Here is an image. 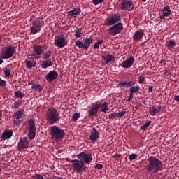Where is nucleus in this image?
Returning <instances> with one entry per match:
<instances>
[{
  "mask_svg": "<svg viewBox=\"0 0 179 179\" xmlns=\"http://www.w3.org/2000/svg\"><path fill=\"white\" fill-rule=\"evenodd\" d=\"M148 164L145 166L148 174L151 176L163 170V162L157 157L151 156L148 158Z\"/></svg>",
  "mask_w": 179,
  "mask_h": 179,
  "instance_id": "nucleus-1",
  "label": "nucleus"
},
{
  "mask_svg": "<svg viewBox=\"0 0 179 179\" xmlns=\"http://www.w3.org/2000/svg\"><path fill=\"white\" fill-rule=\"evenodd\" d=\"M61 120L59 116V112L57 111V109L54 108H50L46 112V121L49 122L50 125L57 124L58 121Z\"/></svg>",
  "mask_w": 179,
  "mask_h": 179,
  "instance_id": "nucleus-2",
  "label": "nucleus"
},
{
  "mask_svg": "<svg viewBox=\"0 0 179 179\" xmlns=\"http://www.w3.org/2000/svg\"><path fill=\"white\" fill-rule=\"evenodd\" d=\"M50 135L52 139L61 141L65 138V131L57 126H52L50 127Z\"/></svg>",
  "mask_w": 179,
  "mask_h": 179,
  "instance_id": "nucleus-3",
  "label": "nucleus"
},
{
  "mask_svg": "<svg viewBox=\"0 0 179 179\" xmlns=\"http://www.w3.org/2000/svg\"><path fill=\"white\" fill-rule=\"evenodd\" d=\"M16 53V48L15 46L9 45L7 47L3 48V50L0 52L3 59H10Z\"/></svg>",
  "mask_w": 179,
  "mask_h": 179,
  "instance_id": "nucleus-4",
  "label": "nucleus"
},
{
  "mask_svg": "<svg viewBox=\"0 0 179 179\" xmlns=\"http://www.w3.org/2000/svg\"><path fill=\"white\" fill-rule=\"evenodd\" d=\"M70 163H72V167L73 171L76 173H83L86 169V165L85 162L80 161L79 159H72L69 161Z\"/></svg>",
  "mask_w": 179,
  "mask_h": 179,
  "instance_id": "nucleus-5",
  "label": "nucleus"
},
{
  "mask_svg": "<svg viewBox=\"0 0 179 179\" xmlns=\"http://www.w3.org/2000/svg\"><path fill=\"white\" fill-rule=\"evenodd\" d=\"M43 24H44V20L41 17L36 18V20L32 23L31 33H32V34H37V33H40L41 27H43Z\"/></svg>",
  "mask_w": 179,
  "mask_h": 179,
  "instance_id": "nucleus-6",
  "label": "nucleus"
},
{
  "mask_svg": "<svg viewBox=\"0 0 179 179\" xmlns=\"http://www.w3.org/2000/svg\"><path fill=\"white\" fill-rule=\"evenodd\" d=\"M122 30H124V24L122 22H118L109 28L108 33L110 36H117Z\"/></svg>",
  "mask_w": 179,
  "mask_h": 179,
  "instance_id": "nucleus-7",
  "label": "nucleus"
},
{
  "mask_svg": "<svg viewBox=\"0 0 179 179\" xmlns=\"http://www.w3.org/2000/svg\"><path fill=\"white\" fill-rule=\"evenodd\" d=\"M77 157L80 162H83L85 164H90L93 160L92 155L90 153L80 152L77 155Z\"/></svg>",
  "mask_w": 179,
  "mask_h": 179,
  "instance_id": "nucleus-8",
  "label": "nucleus"
},
{
  "mask_svg": "<svg viewBox=\"0 0 179 179\" xmlns=\"http://www.w3.org/2000/svg\"><path fill=\"white\" fill-rule=\"evenodd\" d=\"M121 20V15L120 14H113L110 15L105 22L106 26H113L116 23H118Z\"/></svg>",
  "mask_w": 179,
  "mask_h": 179,
  "instance_id": "nucleus-9",
  "label": "nucleus"
},
{
  "mask_svg": "<svg viewBox=\"0 0 179 179\" xmlns=\"http://www.w3.org/2000/svg\"><path fill=\"white\" fill-rule=\"evenodd\" d=\"M134 8H135V3L131 0H124L120 6L121 10H127L128 12L133 10Z\"/></svg>",
  "mask_w": 179,
  "mask_h": 179,
  "instance_id": "nucleus-10",
  "label": "nucleus"
},
{
  "mask_svg": "<svg viewBox=\"0 0 179 179\" xmlns=\"http://www.w3.org/2000/svg\"><path fill=\"white\" fill-rule=\"evenodd\" d=\"M93 43V38L90 37L87 38L84 43H82L80 41H77L76 43V45L78 47V48H84V50H87V48H90V44Z\"/></svg>",
  "mask_w": 179,
  "mask_h": 179,
  "instance_id": "nucleus-11",
  "label": "nucleus"
},
{
  "mask_svg": "<svg viewBox=\"0 0 179 179\" xmlns=\"http://www.w3.org/2000/svg\"><path fill=\"white\" fill-rule=\"evenodd\" d=\"M43 51H44V50H43V46L36 45L34 47V53L28 55V57H34V59H38L41 58Z\"/></svg>",
  "mask_w": 179,
  "mask_h": 179,
  "instance_id": "nucleus-12",
  "label": "nucleus"
},
{
  "mask_svg": "<svg viewBox=\"0 0 179 179\" xmlns=\"http://www.w3.org/2000/svg\"><path fill=\"white\" fill-rule=\"evenodd\" d=\"M67 44L68 42L64 35H59L55 39V47H58V48H64Z\"/></svg>",
  "mask_w": 179,
  "mask_h": 179,
  "instance_id": "nucleus-13",
  "label": "nucleus"
},
{
  "mask_svg": "<svg viewBox=\"0 0 179 179\" xmlns=\"http://www.w3.org/2000/svg\"><path fill=\"white\" fill-rule=\"evenodd\" d=\"M100 138V133L96 127H93L90 131V139L92 143H96V141Z\"/></svg>",
  "mask_w": 179,
  "mask_h": 179,
  "instance_id": "nucleus-14",
  "label": "nucleus"
},
{
  "mask_svg": "<svg viewBox=\"0 0 179 179\" xmlns=\"http://www.w3.org/2000/svg\"><path fill=\"white\" fill-rule=\"evenodd\" d=\"M100 107H101V105H99V103H92V107L88 110L89 117H96Z\"/></svg>",
  "mask_w": 179,
  "mask_h": 179,
  "instance_id": "nucleus-15",
  "label": "nucleus"
},
{
  "mask_svg": "<svg viewBox=\"0 0 179 179\" xmlns=\"http://www.w3.org/2000/svg\"><path fill=\"white\" fill-rule=\"evenodd\" d=\"M144 34H145V31H143V29H139L136 31L133 35L134 41H136V43H139L141 38H143Z\"/></svg>",
  "mask_w": 179,
  "mask_h": 179,
  "instance_id": "nucleus-16",
  "label": "nucleus"
},
{
  "mask_svg": "<svg viewBox=\"0 0 179 179\" xmlns=\"http://www.w3.org/2000/svg\"><path fill=\"white\" fill-rule=\"evenodd\" d=\"M134 61H135V59L134 58V57L131 56L129 57L127 59L123 61L121 64V66L122 68H125V69L131 68V66L134 65Z\"/></svg>",
  "mask_w": 179,
  "mask_h": 179,
  "instance_id": "nucleus-17",
  "label": "nucleus"
},
{
  "mask_svg": "<svg viewBox=\"0 0 179 179\" xmlns=\"http://www.w3.org/2000/svg\"><path fill=\"white\" fill-rule=\"evenodd\" d=\"M80 12L82 10L79 7L74 8L72 10L69 11L67 13L68 17H70V19H72L73 17H78L80 15Z\"/></svg>",
  "mask_w": 179,
  "mask_h": 179,
  "instance_id": "nucleus-18",
  "label": "nucleus"
},
{
  "mask_svg": "<svg viewBox=\"0 0 179 179\" xmlns=\"http://www.w3.org/2000/svg\"><path fill=\"white\" fill-rule=\"evenodd\" d=\"M150 115H156L159 114L162 110H164L163 106L154 105L152 108H149Z\"/></svg>",
  "mask_w": 179,
  "mask_h": 179,
  "instance_id": "nucleus-19",
  "label": "nucleus"
},
{
  "mask_svg": "<svg viewBox=\"0 0 179 179\" xmlns=\"http://www.w3.org/2000/svg\"><path fill=\"white\" fill-rule=\"evenodd\" d=\"M28 145H29V141H27V139L26 138V137L21 138L20 140V142L18 143V147H17L19 152H22L23 149H26Z\"/></svg>",
  "mask_w": 179,
  "mask_h": 179,
  "instance_id": "nucleus-20",
  "label": "nucleus"
},
{
  "mask_svg": "<svg viewBox=\"0 0 179 179\" xmlns=\"http://www.w3.org/2000/svg\"><path fill=\"white\" fill-rule=\"evenodd\" d=\"M45 78L48 82H53V80H55V79L58 78V73L55 71H51L48 73Z\"/></svg>",
  "mask_w": 179,
  "mask_h": 179,
  "instance_id": "nucleus-21",
  "label": "nucleus"
},
{
  "mask_svg": "<svg viewBox=\"0 0 179 179\" xmlns=\"http://www.w3.org/2000/svg\"><path fill=\"white\" fill-rule=\"evenodd\" d=\"M13 135V131L8 130L3 132L1 136V141H6V139H10Z\"/></svg>",
  "mask_w": 179,
  "mask_h": 179,
  "instance_id": "nucleus-22",
  "label": "nucleus"
},
{
  "mask_svg": "<svg viewBox=\"0 0 179 179\" xmlns=\"http://www.w3.org/2000/svg\"><path fill=\"white\" fill-rule=\"evenodd\" d=\"M162 12L163 15L159 16V19H164V17H166L167 16H170L171 13V10H170V7L165 6L164 9L162 10Z\"/></svg>",
  "mask_w": 179,
  "mask_h": 179,
  "instance_id": "nucleus-23",
  "label": "nucleus"
},
{
  "mask_svg": "<svg viewBox=\"0 0 179 179\" xmlns=\"http://www.w3.org/2000/svg\"><path fill=\"white\" fill-rule=\"evenodd\" d=\"M134 85V81L123 82L117 84V87H132Z\"/></svg>",
  "mask_w": 179,
  "mask_h": 179,
  "instance_id": "nucleus-24",
  "label": "nucleus"
},
{
  "mask_svg": "<svg viewBox=\"0 0 179 179\" xmlns=\"http://www.w3.org/2000/svg\"><path fill=\"white\" fill-rule=\"evenodd\" d=\"M102 59L105 61L106 64H108V62H114L115 57L113 55H105L102 56Z\"/></svg>",
  "mask_w": 179,
  "mask_h": 179,
  "instance_id": "nucleus-25",
  "label": "nucleus"
},
{
  "mask_svg": "<svg viewBox=\"0 0 179 179\" xmlns=\"http://www.w3.org/2000/svg\"><path fill=\"white\" fill-rule=\"evenodd\" d=\"M23 114H24V112H23V110H18L13 115V118H14V120H22Z\"/></svg>",
  "mask_w": 179,
  "mask_h": 179,
  "instance_id": "nucleus-26",
  "label": "nucleus"
},
{
  "mask_svg": "<svg viewBox=\"0 0 179 179\" xmlns=\"http://www.w3.org/2000/svg\"><path fill=\"white\" fill-rule=\"evenodd\" d=\"M29 131H36V124H34V120L30 119L28 123Z\"/></svg>",
  "mask_w": 179,
  "mask_h": 179,
  "instance_id": "nucleus-27",
  "label": "nucleus"
},
{
  "mask_svg": "<svg viewBox=\"0 0 179 179\" xmlns=\"http://www.w3.org/2000/svg\"><path fill=\"white\" fill-rule=\"evenodd\" d=\"M41 66L44 69L48 68V66H52V62L48 59L42 62Z\"/></svg>",
  "mask_w": 179,
  "mask_h": 179,
  "instance_id": "nucleus-28",
  "label": "nucleus"
},
{
  "mask_svg": "<svg viewBox=\"0 0 179 179\" xmlns=\"http://www.w3.org/2000/svg\"><path fill=\"white\" fill-rule=\"evenodd\" d=\"M99 106H101L100 108L102 111V113H107L108 111V103L104 102L103 104L98 103Z\"/></svg>",
  "mask_w": 179,
  "mask_h": 179,
  "instance_id": "nucleus-29",
  "label": "nucleus"
},
{
  "mask_svg": "<svg viewBox=\"0 0 179 179\" xmlns=\"http://www.w3.org/2000/svg\"><path fill=\"white\" fill-rule=\"evenodd\" d=\"M31 89H33L34 90H37L38 93H41V92H43V86L38 84L32 85Z\"/></svg>",
  "mask_w": 179,
  "mask_h": 179,
  "instance_id": "nucleus-30",
  "label": "nucleus"
},
{
  "mask_svg": "<svg viewBox=\"0 0 179 179\" xmlns=\"http://www.w3.org/2000/svg\"><path fill=\"white\" fill-rule=\"evenodd\" d=\"M166 47L169 50H171L174 47H176V42L173 40H171L166 43Z\"/></svg>",
  "mask_w": 179,
  "mask_h": 179,
  "instance_id": "nucleus-31",
  "label": "nucleus"
},
{
  "mask_svg": "<svg viewBox=\"0 0 179 179\" xmlns=\"http://www.w3.org/2000/svg\"><path fill=\"white\" fill-rule=\"evenodd\" d=\"M25 62L29 69H31V68H34L37 65L36 62H31L30 60H26Z\"/></svg>",
  "mask_w": 179,
  "mask_h": 179,
  "instance_id": "nucleus-32",
  "label": "nucleus"
},
{
  "mask_svg": "<svg viewBox=\"0 0 179 179\" xmlns=\"http://www.w3.org/2000/svg\"><path fill=\"white\" fill-rule=\"evenodd\" d=\"M75 31H76L75 37L76 38H79L82 37L83 33H82V29L81 28L76 29Z\"/></svg>",
  "mask_w": 179,
  "mask_h": 179,
  "instance_id": "nucleus-33",
  "label": "nucleus"
},
{
  "mask_svg": "<svg viewBox=\"0 0 179 179\" xmlns=\"http://www.w3.org/2000/svg\"><path fill=\"white\" fill-rule=\"evenodd\" d=\"M139 86H134L130 88L129 92L131 94H134V93H138V92H139Z\"/></svg>",
  "mask_w": 179,
  "mask_h": 179,
  "instance_id": "nucleus-34",
  "label": "nucleus"
},
{
  "mask_svg": "<svg viewBox=\"0 0 179 179\" xmlns=\"http://www.w3.org/2000/svg\"><path fill=\"white\" fill-rule=\"evenodd\" d=\"M51 54H52V51L48 50L46 52L43 54V59H48L50 57H51Z\"/></svg>",
  "mask_w": 179,
  "mask_h": 179,
  "instance_id": "nucleus-35",
  "label": "nucleus"
},
{
  "mask_svg": "<svg viewBox=\"0 0 179 179\" xmlns=\"http://www.w3.org/2000/svg\"><path fill=\"white\" fill-rule=\"evenodd\" d=\"M15 96L22 99V97H24V93L22 92V91H16L15 92Z\"/></svg>",
  "mask_w": 179,
  "mask_h": 179,
  "instance_id": "nucleus-36",
  "label": "nucleus"
},
{
  "mask_svg": "<svg viewBox=\"0 0 179 179\" xmlns=\"http://www.w3.org/2000/svg\"><path fill=\"white\" fill-rule=\"evenodd\" d=\"M22 104V102L20 101H15L13 105H12V108L14 110H17L19 108V106Z\"/></svg>",
  "mask_w": 179,
  "mask_h": 179,
  "instance_id": "nucleus-37",
  "label": "nucleus"
},
{
  "mask_svg": "<svg viewBox=\"0 0 179 179\" xmlns=\"http://www.w3.org/2000/svg\"><path fill=\"white\" fill-rule=\"evenodd\" d=\"M152 124L151 121H148L147 123H145L143 126H141L140 129H141L143 131H146L148 129V127Z\"/></svg>",
  "mask_w": 179,
  "mask_h": 179,
  "instance_id": "nucleus-38",
  "label": "nucleus"
},
{
  "mask_svg": "<svg viewBox=\"0 0 179 179\" xmlns=\"http://www.w3.org/2000/svg\"><path fill=\"white\" fill-rule=\"evenodd\" d=\"M80 118V113H76L72 116V120L76 122L77 120H79Z\"/></svg>",
  "mask_w": 179,
  "mask_h": 179,
  "instance_id": "nucleus-39",
  "label": "nucleus"
},
{
  "mask_svg": "<svg viewBox=\"0 0 179 179\" xmlns=\"http://www.w3.org/2000/svg\"><path fill=\"white\" fill-rule=\"evenodd\" d=\"M103 42V40H100V41H98L97 43H96L94 45V50H97L98 48H100V45H101V43Z\"/></svg>",
  "mask_w": 179,
  "mask_h": 179,
  "instance_id": "nucleus-40",
  "label": "nucleus"
},
{
  "mask_svg": "<svg viewBox=\"0 0 179 179\" xmlns=\"http://www.w3.org/2000/svg\"><path fill=\"white\" fill-rule=\"evenodd\" d=\"M28 136H29V139H33L34 138H36V131L29 130Z\"/></svg>",
  "mask_w": 179,
  "mask_h": 179,
  "instance_id": "nucleus-41",
  "label": "nucleus"
},
{
  "mask_svg": "<svg viewBox=\"0 0 179 179\" xmlns=\"http://www.w3.org/2000/svg\"><path fill=\"white\" fill-rule=\"evenodd\" d=\"M3 73L5 75V76H6V78H10L12 76V74L10 73V70L6 69L3 71Z\"/></svg>",
  "mask_w": 179,
  "mask_h": 179,
  "instance_id": "nucleus-42",
  "label": "nucleus"
},
{
  "mask_svg": "<svg viewBox=\"0 0 179 179\" xmlns=\"http://www.w3.org/2000/svg\"><path fill=\"white\" fill-rule=\"evenodd\" d=\"M30 179H44V176L43 175L36 174L32 176Z\"/></svg>",
  "mask_w": 179,
  "mask_h": 179,
  "instance_id": "nucleus-43",
  "label": "nucleus"
},
{
  "mask_svg": "<svg viewBox=\"0 0 179 179\" xmlns=\"http://www.w3.org/2000/svg\"><path fill=\"white\" fill-rule=\"evenodd\" d=\"M126 113H127L126 111L116 113V117H117V118H121V117H124V115H125Z\"/></svg>",
  "mask_w": 179,
  "mask_h": 179,
  "instance_id": "nucleus-44",
  "label": "nucleus"
},
{
  "mask_svg": "<svg viewBox=\"0 0 179 179\" xmlns=\"http://www.w3.org/2000/svg\"><path fill=\"white\" fill-rule=\"evenodd\" d=\"M136 157H138V155H136V154H131L129 156V160L130 162H132V161L135 160V159H136Z\"/></svg>",
  "mask_w": 179,
  "mask_h": 179,
  "instance_id": "nucleus-45",
  "label": "nucleus"
},
{
  "mask_svg": "<svg viewBox=\"0 0 179 179\" xmlns=\"http://www.w3.org/2000/svg\"><path fill=\"white\" fill-rule=\"evenodd\" d=\"M13 124H15V125H16L17 127H20V124H22V120H20V119H15L14 120H13Z\"/></svg>",
  "mask_w": 179,
  "mask_h": 179,
  "instance_id": "nucleus-46",
  "label": "nucleus"
},
{
  "mask_svg": "<svg viewBox=\"0 0 179 179\" xmlns=\"http://www.w3.org/2000/svg\"><path fill=\"white\" fill-rule=\"evenodd\" d=\"M94 5H100L102 2H104V0H92Z\"/></svg>",
  "mask_w": 179,
  "mask_h": 179,
  "instance_id": "nucleus-47",
  "label": "nucleus"
},
{
  "mask_svg": "<svg viewBox=\"0 0 179 179\" xmlns=\"http://www.w3.org/2000/svg\"><path fill=\"white\" fill-rule=\"evenodd\" d=\"M103 167L104 166L103 164H97L95 165L94 169H96V170H101V169H103Z\"/></svg>",
  "mask_w": 179,
  "mask_h": 179,
  "instance_id": "nucleus-48",
  "label": "nucleus"
},
{
  "mask_svg": "<svg viewBox=\"0 0 179 179\" xmlns=\"http://www.w3.org/2000/svg\"><path fill=\"white\" fill-rule=\"evenodd\" d=\"M0 86H1V87H5V86H6V81L0 78Z\"/></svg>",
  "mask_w": 179,
  "mask_h": 179,
  "instance_id": "nucleus-49",
  "label": "nucleus"
},
{
  "mask_svg": "<svg viewBox=\"0 0 179 179\" xmlns=\"http://www.w3.org/2000/svg\"><path fill=\"white\" fill-rule=\"evenodd\" d=\"M143 82H145V77L141 76L138 78V83L142 84Z\"/></svg>",
  "mask_w": 179,
  "mask_h": 179,
  "instance_id": "nucleus-50",
  "label": "nucleus"
},
{
  "mask_svg": "<svg viewBox=\"0 0 179 179\" xmlns=\"http://www.w3.org/2000/svg\"><path fill=\"white\" fill-rule=\"evenodd\" d=\"M109 118H110L111 120H114V118H117V113H111L110 115H109Z\"/></svg>",
  "mask_w": 179,
  "mask_h": 179,
  "instance_id": "nucleus-51",
  "label": "nucleus"
},
{
  "mask_svg": "<svg viewBox=\"0 0 179 179\" xmlns=\"http://www.w3.org/2000/svg\"><path fill=\"white\" fill-rule=\"evenodd\" d=\"M166 59H162L160 62H159V64L161 66H166Z\"/></svg>",
  "mask_w": 179,
  "mask_h": 179,
  "instance_id": "nucleus-52",
  "label": "nucleus"
},
{
  "mask_svg": "<svg viewBox=\"0 0 179 179\" xmlns=\"http://www.w3.org/2000/svg\"><path fill=\"white\" fill-rule=\"evenodd\" d=\"M133 97H134V94H131L130 92V95H129V98L127 99V101H129V103H131V100H132Z\"/></svg>",
  "mask_w": 179,
  "mask_h": 179,
  "instance_id": "nucleus-53",
  "label": "nucleus"
},
{
  "mask_svg": "<svg viewBox=\"0 0 179 179\" xmlns=\"http://www.w3.org/2000/svg\"><path fill=\"white\" fill-rule=\"evenodd\" d=\"M149 92H153V86H150L148 88Z\"/></svg>",
  "mask_w": 179,
  "mask_h": 179,
  "instance_id": "nucleus-54",
  "label": "nucleus"
},
{
  "mask_svg": "<svg viewBox=\"0 0 179 179\" xmlns=\"http://www.w3.org/2000/svg\"><path fill=\"white\" fill-rule=\"evenodd\" d=\"M113 157H121V155H117V154H115L114 155H113Z\"/></svg>",
  "mask_w": 179,
  "mask_h": 179,
  "instance_id": "nucleus-55",
  "label": "nucleus"
},
{
  "mask_svg": "<svg viewBox=\"0 0 179 179\" xmlns=\"http://www.w3.org/2000/svg\"><path fill=\"white\" fill-rule=\"evenodd\" d=\"M164 75H170V72L168 70H166L164 72Z\"/></svg>",
  "mask_w": 179,
  "mask_h": 179,
  "instance_id": "nucleus-56",
  "label": "nucleus"
},
{
  "mask_svg": "<svg viewBox=\"0 0 179 179\" xmlns=\"http://www.w3.org/2000/svg\"><path fill=\"white\" fill-rule=\"evenodd\" d=\"M34 56H29L28 57V58H29V59H34V57H33Z\"/></svg>",
  "mask_w": 179,
  "mask_h": 179,
  "instance_id": "nucleus-57",
  "label": "nucleus"
},
{
  "mask_svg": "<svg viewBox=\"0 0 179 179\" xmlns=\"http://www.w3.org/2000/svg\"><path fill=\"white\" fill-rule=\"evenodd\" d=\"M2 40V35H0V41Z\"/></svg>",
  "mask_w": 179,
  "mask_h": 179,
  "instance_id": "nucleus-58",
  "label": "nucleus"
},
{
  "mask_svg": "<svg viewBox=\"0 0 179 179\" xmlns=\"http://www.w3.org/2000/svg\"><path fill=\"white\" fill-rule=\"evenodd\" d=\"M1 115H2V113L0 111V118H1Z\"/></svg>",
  "mask_w": 179,
  "mask_h": 179,
  "instance_id": "nucleus-59",
  "label": "nucleus"
},
{
  "mask_svg": "<svg viewBox=\"0 0 179 179\" xmlns=\"http://www.w3.org/2000/svg\"><path fill=\"white\" fill-rule=\"evenodd\" d=\"M142 2H146V0H141Z\"/></svg>",
  "mask_w": 179,
  "mask_h": 179,
  "instance_id": "nucleus-60",
  "label": "nucleus"
},
{
  "mask_svg": "<svg viewBox=\"0 0 179 179\" xmlns=\"http://www.w3.org/2000/svg\"><path fill=\"white\" fill-rule=\"evenodd\" d=\"M0 173H1V168H0Z\"/></svg>",
  "mask_w": 179,
  "mask_h": 179,
  "instance_id": "nucleus-61",
  "label": "nucleus"
}]
</instances>
